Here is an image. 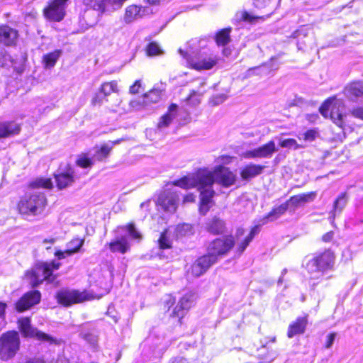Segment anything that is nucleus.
Segmentation results:
<instances>
[{
  "mask_svg": "<svg viewBox=\"0 0 363 363\" xmlns=\"http://www.w3.org/2000/svg\"><path fill=\"white\" fill-rule=\"evenodd\" d=\"M225 187L232 186L235 182V174L223 165L216 166L213 171L199 169L195 174L184 177L174 182L175 186L183 189L196 187L200 191V213L205 215L209 210L215 191L212 189L214 182Z\"/></svg>",
  "mask_w": 363,
  "mask_h": 363,
  "instance_id": "1",
  "label": "nucleus"
},
{
  "mask_svg": "<svg viewBox=\"0 0 363 363\" xmlns=\"http://www.w3.org/2000/svg\"><path fill=\"white\" fill-rule=\"evenodd\" d=\"M52 186L50 179L39 178L32 182L28 191L18 202L19 212L34 216L40 214L47 205V199L43 189H51Z\"/></svg>",
  "mask_w": 363,
  "mask_h": 363,
  "instance_id": "2",
  "label": "nucleus"
},
{
  "mask_svg": "<svg viewBox=\"0 0 363 363\" xmlns=\"http://www.w3.org/2000/svg\"><path fill=\"white\" fill-rule=\"evenodd\" d=\"M234 247V240L231 236L217 238L211 242L208 247V254L199 257L191 266V273L199 277L217 262L218 255L228 253Z\"/></svg>",
  "mask_w": 363,
  "mask_h": 363,
  "instance_id": "3",
  "label": "nucleus"
},
{
  "mask_svg": "<svg viewBox=\"0 0 363 363\" xmlns=\"http://www.w3.org/2000/svg\"><path fill=\"white\" fill-rule=\"evenodd\" d=\"M61 264L59 262H39L26 273V278L33 288L37 287L44 281L52 283L56 279L53 272L57 270Z\"/></svg>",
  "mask_w": 363,
  "mask_h": 363,
  "instance_id": "4",
  "label": "nucleus"
},
{
  "mask_svg": "<svg viewBox=\"0 0 363 363\" xmlns=\"http://www.w3.org/2000/svg\"><path fill=\"white\" fill-rule=\"evenodd\" d=\"M21 340L18 332L8 331L0 336V359L7 361L13 359L20 350Z\"/></svg>",
  "mask_w": 363,
  "mask_h": 363,
  "instance_id": "5",
  "label": "nucleus"
},
{
  "mask_svg": "<svg viewBox=\"0 0 363 363\" xmlns=\"http://www.w3.org/2000/svg\"><path fill=\"white\" fill-rule=\"evenodd\" d=\"M335 255L330 250L315 255L306 264V269L311 274L324 272L333 268Z\"/></svg>",
  "mask_w": 363,
  "mask_h": 363,
  "instance_id": "6",
  "label": "nucleus"
},
{
  "mask_svg": "<svg viewBox=\"0 0 363 363\" xmlns=\"http://www.w3.org/2000/svg\"><path fill=\"white\" fill-rule=\"evenodd\" d=\"M345 109L343 102L335 99L326 100L320 107V113L327 117L329 112L330 118L339 127L342 128L345 123V115L343 114Z\"/></svg>",
  "mask_w": 363,
  "mask_h": 363,
  "instance_id": "7",
  "label": "nucleus"
},
{
  "mask_svg": "<svg viewBox=\"0 0 363 363\" xmlns=\"http://www.w3.org/2000/svg\"><path fill=\"white\" fill-rule=\"evenodd\" d=\"M19 328L25 337H35L36 340L50 345L56 344L57 340L52 336L31 326L29 318H23L18 320Z\"/></svg>",
  "mask_w": 363,
  "mask_h": 363,
  "instance_id": "8",
  "label": "nucleus"
},
{
  "mask_svg": "<svg viewBox=\"0 0 363 363\" xmlns=\"http://www.w3.org/2000/svg\"><path fill=\"white\" fill-rule=\"evenodd\" d=\"M94 297L86 291L76 290H62L57 293L58 302L65 306L92 299Z\"/></svg>",
  "mask_w": 363,
  "mask_h": 363,
  "instance_id": "9",
  "label": "nucleus"
},
{
  "mask_svg": "<svg viewBox=\"0 0 363 363\" xmlns=\"http://www.w3.org/2000/svg\"><path fill=\"white\" fill-rule=\"evenodd\" d=\"M68 0H52L43 10L45 17L52 21H61L65 16V8Z\"/></svg>",
  "mask_w": 363,
  "mask_h": 363,
  "instance_id": "10",
  "label": "nucleus"
},
{
  "mask_svg": "<svg viewBox=\"0 0 363 363\" xmlns=\"http://www.w3.org/2000/svg\"><path fill=\"white\" fill-rule=\"evenodd\" d=\"M218 57L214 55H207L204 52L194 58L187 59L190 67L196 70H208L212 69L218 62Z\"/></svg>",
  "mask_w": 363,
  "mask_h": 363,
  "instance_id": "11",
  "label": "nucleus"
},
{
  "mask_svg": "<svg viewBox=\"0 0 363 363\" xmlns=\"http://www.w3.org/2000/svg\"><path fill=\"white\" fill-rule=\"evenodd\" d=\"M57 186L59 189H64L69 187L79 179L75 168L68 167L65 170H59L55 174Z\"/></svg>",
  "mask_w": 363,
  "mask_h": 363,
  "instance_id": "12",
  "label": "nucleus"
},
{
  "mask_svg": "<svg viewBox=\"0 0 363 363\" xmlns=\"http://www.w3.org/2000/svg\"><path fill=\"white\" fill-rule=\"evenodd\" d=\"M179 201V196L171 191H164L162 193L158 199L157 203L164 211L169 213L176 211Z\"/></svg>",
  "mask_w": 363,
  "mask_h": 363,
  "instance_id": "13",
  "label": "nucleus"
},
{
  "mask_svg": "<svg viewBox=\"0 0 363 363\" xmlns=\"http://www.w3.org/2000/svg\"><path fill=\"white\" fill-rule=\"evenodd\" d=\"M41 298L38 291H32L25 294L16 303V308L19 312L28 310L34 305L38 304Z\"/></svg>",
  "mask_w": 363,
  "mask_h": 363,
  "instance_id": "14",
  "label": "nucleus"
},
{
  "mask_svg": "<svg viewBox=\"0 0 363 363\" xmlns=\"http://www.w3.org/2000/svg\"><path fill=\"white\" fill-rule=\"evenodd\" d=\"M196 298L194 293L189 292L184 295L173 310V315L182 318L185 313L194 305Z\"/></svg>",
  "mask_w": 363,
  "mask_h": 363,
  "instance_id": "15",
  "label": "nucleus"
},
{
  "mask_svg": "<svg viewBox=\"0 0 363 363\" xmlns=\"http://www.w3.org/2000/svg\"><path fill=\"white\" fill-rule=\"evenodd\" d=\"M277 148L274 141H269L267 144L259 147L258 148L247 151L245 153L246 158H266L272 157V154L277 152Z\"/></svg>",
  "mask_w": 363,
  "mask_h": 363,
  "instance_id": "16",
  "label": "nucleus"
},
{
  "mask_svg": "<svg viewBox=\"0 0 363 363\" xmlns=\"http://www.w3.org/2000/svg\"><path fill=\"white\" fill-rule=\"evenodd\" d=\"M204 228L212 235L224 234L227 232L225 221L216 216L206 220Z\"/></svg>",
  "mask_w": 363,
  "mask_h": 363,
  "instance_id": "17",
  "label": "nucleus"
},
{
  "mask_svg": "<svg viewBox=\"0 0 363 363\" xmlns=\"http://www.w3.org/2000/svg\"><path fill=\"white\" fill-rule=\"evenodd\" d=\"M110 250L115 253L125 254L129 251L130 245L127 235H122L116 238L115 240L108 243Z\"/></svg>",
  "mask_w": 363,
  "mask_h": 363,
  "instance_id": "18",
  "label": "nucleus"
},
{
  "mask_svg": "<svg viewBox=\"0 0 363 363\" xmlns=\"http://www.w3.org/2000/svg\"><path fill=\"white\" fill-rule=\"evenodd\" d=\"M265 166L250 163L242 169L240 176L242 179L249 180L261 174Z\"/></svg>",
  "mask_w": 363,
  "mask_h": 363,
  "instance_id": "19",
  "label": "nucleus"
},
{
  "mask_svg": "<svg viewBox=\"0 0 363 363\" xmlns=\"http://www.w3.org/2000/svg\"><path fill=\"white\" fill-rule=\"evenodd\" d=\"M345 95L351 101H356L359 97L363 96V82H353L345 89Z\"/></svg>",
  "mask_w": 363,
  "mask_h": 363,
  "instance_id": "20",
  "label": "nucleus"
},
{
  "mask_svg": "<svg viewBox=\"0 0 363 363\" xmlns=\"http://www.w3.org/2000/svg\"><path fill=\"white\" fill-rule=\"evenodd\" d=\"M17 38V31L8 26H0V42L6 45H13Z\"/></svg>",
  "mask_w": 363,
  "mask_h": 363,
  "instance_id": "21",
  "label": "nucleus"
},
{
  "mask_svg": "<svg viewBox=\"0 0 363 363\" xmlns=\"http://www.w3.org/2000/svg\"><path fill=\"white\" fill-rule=\"evenodd\" d=\"M20 132V126L13 121L0 122V139L11 137Z\"/></svg>",
  "mask_w": 363,
  "mask_h": 363,
  "instance_id": "22",
  "label": "nucleus"
},
{
  "mask_svg": "<svg viewBox=\"0 0 363 363\" xmlns=\"http://www.w3.org/2000/svg\"><path fill=\"white\" fill-rule=\"evenodd\" d=\"M307 321L306 317L298 318L295 322L289 326L287 336L291 338L296 335L303 333L307 325Z\"/></svg>",
  "mask_w": 363,
  "mask_h": 363,
  "instance_id": "23",
  "label": "nucleus"
},
{
  "mask_svg": "<svg viewBox=\"0 0 363 363\" xmlns=\"http://www.w3.org/2000/svg\"><path fill=\"white\" fill-rule=\"evenodd\" d=\"M289 208V203H284L279 206L274 208L267 215L262 219V224H267L269 221L277 220L281 216L285 213Z\"/></svg>",
  "mask_w": 363,
  "mask_h": 363,
  "instance_id": "24",
  "label": "nucleus"
},
{
  "mask_svg": "<svg viewBox=\"0 0 363 363\" xmlns=\"http://www.w3.org/2000/svg\"><path fill=\"white\" fill-rule=\"evenodd\" d=\"M177 109L178 106L176 104H172L170 105L167 113L160 118V120L157 124L158 129L163 130L169 125L172 120L177 116Z\"/></svg>",
  "mask_w": 363,
  "mask_h": 363,
  "instance_id": "25",
  "label": "nucleus"
},
{
  "mask_svg": "<svg viewBox=\"0 0 363 363\" xmlns=\"http://www.w3.org/2000/svg\"><path fill=\"white\" fill-rule=\"evenodd\" d=\"M315 195L316 194L315 192L298 194L291 197L290 199L286 201V203H289V207L290 206L298 207L301 205H303L306 203L313 201L315 198Z\"/></svg>",
  "mask_w": 363,
  "mask_h": 363,
  "instance_id": "26",
  "label": "nucleus"
},
{
  "mask_svg": "<svg viewBox=\"0 0 363 363\" xmlns=\"http://www.w3.org/2000/svg\"><path fill=\"white\" fill-rule=\"evenodd\" d=\"M142 16L140 7L136 5H130L125 9L123 19L126 23H130Z\"/></svg>",
  "mask_w": 363,
  "mask_h": 363,
  "instance_id": "27",
  "label": "nucleus"
},
{
  "mask_svg": "<svg viewBox=\"0 0 363 363\" xmlns=\"http://www.w3.org/2000/svg\"><path fill=\"white\" fill-rule=\"evenodd\" d=\"M260 231L259 225H255L254 226L249 235L246 236L244 240H242L241 242L238 244V252L240 253H242L245 251V250L247 248V247L249 245L250 242L253 240L254 237L257 235Z\"/></svg>",
  "mask_w": 363,
  "mask_h": 363,
  "instance_id": "28",
  "label": "nucleus"
},
{
  "mask_svg": "<svg viewBox=\"0 0 363 363\" xmlns=\"http://www.w3.org/2000/svg\"><path fill=\"white\" fill-rule=\"evenodd\" d=\"M61 51L55 50L52 52L48 53L43 56V62L45 64V68H51L53 67L59 57H60Z\"/></svg>",
  "mask_w": 363,
  "mask_h": 363,
  "instance_id": "29",
  "label": "nucleus"
},
{
  "mask_svg": "<svg viewBox=\"0 0 363 363\" xmlns=\"http://www.w3.org/2000/svg\"><path fill=\"white\" fill-rule=\"evenodd\" d=\"M112 148L113 145H109L108 144L103 145L100 148L95 151L94 158L98 161H103L108 157Z\"/></svg>",
  "mask_w": 363,
  "mask_h": 363,
  "instance_id": "30",
  "label": "nucleus"
},
{
  "mask_svg": "<svg viewBox=\"0 0 363 363\" xmlns=\"http://www.w3.org/2000/svg\"><path fill=\"white\" fill-rule=\"evenodd\" d=\"M100 91L104 96H109L112 93H116L118 91V84L116 81L104 82L101 84Z\"/></svg>",
  "mask_w": 363,
  "mask_h": 363,
  "instance_id": "31",
  "label": "nucleus"
},
{
  "mask_svg": "<svg viewBox=\"0 0 363 363\" xmlns=\"http://www.w3.org/2000/svg\"><path fill=\"white\" fill-rule=\"evenodd\" d=\"M84 240L75 238L67 244V255H72L77 252L84 245Z\"/></svg>",
  "mask_w": 363,
  "mask_h": 363,
  "instance_id": "32",
  "label": "nucleus"
},
{
  "mask_svg": "<svg viewBox=\"0 0 363 363\" xmlns=\"http://www.w3.org/2000/svg\"><path fill=\"white\" fill-rule=\"evenodd\" d=\"M347 203V196L345 193L341 194L335 201L333 205V211L335 213H340Z\"/></svg>",
  "mask_w": 363,
  "mask_h": 363,
  "instance_id": "33",
  "label": "nucleus"
},
{
  "mask_svg": "<svg viewBox=\"0 0 363 363\" xmlns=\"http://www.w3.org/2000/svg\"><path fill=\"white\" fill-rule=\"evenodd\" d=\"M161 93L159 90L154 89L145 94L143 99V103L147 104L150 103H157L160 99Z\"/></svg>",
  "mask_w": 363,
  "mask_h": 363,
  "instance_id": "34",
  "label": "nucleus"
},
{
  "mask_svg": "<svg viewBox=\"0 0 363 363\" xmlns=\"http://www.w3.org/2000/svg\"><path fill=\"white\" fill-rule=\"evenodd\" d=\"M230 40V29L220 30L216 37V41L218 45H225Z\"/></svg>",
  "mask_w": 363,
  "mask_h": 363,
  "instance_id": "35",
  "label": "nucleus"
},
{
  "mask_svg": "<svg viewBox=\"0 0 363 363\" xmlns=\"http://www.w3.org/2000/svg\"><path fill=\"white\" fill-rule=\"evenodd\" d=\"M204 93V91L201 90H192L187 98V101L189 104L192 106H197L201 102V98Z\"/></svg>",
  "mask_w": 363,
  "mask_h": 363,
  "instance_id": "36",
  "label": "nucleus"
},
{
  "mask_svg": "<svg viewBox=\"0 0 363 363\" xmlns=\"http://www.w3.org/2000/svg\"><path fill=\"white\" fill-rule=\"evenodd\" d=\"M192 233V228L189 224L184 223L178 225L176 228L177 237L186 236Z\"/></svg>",
  "mask_w": 363,
  "mask_h": 363,
  "instance_id": "37",
  "label": "nucleus"
},
{
  "mask_svg": "<svg viewBox=\"0 0 363 363\" xmlns=\"http://www.w3.org/2000/svg\"><path fill=\"white\" fill-rule=\"evenodd\" d=\"M280 146L285 148H290L294 150H298L303 148L305 146L298 144L295 139L288 138L280 141Z\"/></svg>",
  "mask_w": 363,
  "mask_h": 363,
  "instance_id": "38",
  "label": "nucleus"
},
{
  "mask_svg": "<svg viewBox=\"0 0 363 363\" xmlns=\"http://www.w3.org/2000/svg\"><path fill=\"white\" fill-rule=\"evenodd\" d=\"M318 136V133L315 130H308L306 132L299 134V140H303L306 142H313Z\"/></svg>",
  "mask_w": 363,
  "mask_h": 363,
  "instance_id": "39",
  "label": "nucleus"
},
{
  "mask_svg": "<svg viewBox=\"0 0 363 363\" xmlns=\"http://www.w3.org/2000/svg\"><path fill=\"white\" fill-rule=\"evenodd\" d=\"M146 52L148 56H155L163 53L159 45L155 42H152L148 44Z\"/></svg>",
  "mask_w": 363,
  "mask_h": 363,
  "instance_id": "40",
  "label": "nucleus"
},
{
  "mask_svg": "<svg viewBox=\"0 0 363 363\" xmlns=\"http://www.w3.org/2000/svg\"><path fill=\"white\" fill-rule=\"evenodd\" d=\"M76 164L78 167L87 168L93 165V161L90 158L87 157L86 155H83L79 157L76 161Z\"/></svg>",
  "mask_w": 363,
  "mask_h": 363,
  "instance_id": "41",
  "label": "nucleus"
},
{
  "mask_svg": "<svg viewBox=\"0 0 363 363\" xmlns=\"http://www.w3.org/2000/svg\"><path fill=\"white\" fill-rule=\"evenodd\" d=\"M272 0H253L254 6L259 11H267Z\"/></svg>",
  "mask_w": 363,
  "mask_h": 363,
  "instance_id": "42",
  "label": "nucleus"
},
{
  "mask_svg": "<svg viewBox=\"0 0 363 363\" xmlns=\"http://www.w3.org/2000/svg\"><path fill=\"white\" fill-rule=\"evenodd\" d=\"M167 232H163L158 240L159 246L161 249H168L172 247V242L166 235Z\"/></svg>",
  "mask_w": 363,
  "mask_h": 363,
  "instance_id": "43",
  "label": "nucleus"
},
{
  "mask_svg": "<svg viewBox=\"0 0 363 363\" xmlns=\"http://www.w3.org/2000/svg\"><path fill=\"white\" fill-rule=\"evenodd\" d=\"M123 230H126L130 237L134 239L140 240L142 236L140 233L135 229L133 224H129L125 227L122 228Z\"/></svg>",
  "mask_w": 363,
  "mask_h": 363,
  "instance_id": "44",
  "label": "nucleus"
},
{
  "mask_svg": "<svg viewBox=\"0 0 363 363\" xmlns=\"http://www.w3.org/2000/svg\"><path fill=\"white\" fill-rule=\"evenodd\" d=\"M351 114L355 118L363 120V106L354 108L351 111Z\"/></svg>",
  "mask_w": 363,
  "mask_h": 363,
  "instance_id": "45",
  "label": "nucleus"
},
{
  "mask_svg": "<svg viewBox=\"0 0 363 363\" xmlns=\"http://www.w3.org/2000/svg\"><path fill=\"white\" fill-rule=\"evenodd\" d=\"M231 160V157L227 155H222L219 156L216 159V162L217 164H219V165L221 164H227L230 163Z\"/></svg>",
  "mask_w": 363,
  "mask_h": 363,
  "instance_id": "46",
  "label": "nucleus"
},
{
  "mask_svg": "<svg viewBox=\"0 0 363 363\" xmlns=\"http://www.w3.org/2000/svg\"><path fill=\"white\" fill-rule=\"evenodd\" d=\"M245 234V230L242 228H238L237 230H236V232H235V238L233 236V235H230L233 240L235 241V238L236 239L237 242H238V245L242 242L240 241V238L242 237L243 235ZM230 235H228V236H225L226 237H229ZM223 238H225V237H223Z\"/></svg>",
  "mask_w": 363,
  "mask_h": 363,
  "instance_id": "47",
  "label": "nucleus"
},
{
  "mask_svg": "<svg viewBox=\"0 0 363 363\" xmlns=\"http://www.w3.org/2000/svg\"><path fill=\"white\" fill-rule=\"evenodd\" d=\"M335 337H336V333H330L328 336H327V340H326V342H325V347L327 349H329L332 347L333 342H334V340L335 339Z\"/></svg>",
  "mask_w": 363,
  "mask_h": 363,
  "instance_id": "48",
  "label": "nucleus"
},
{
  "mask_svg": "<svg viewBox=\"0 0 363 363\" xmlns=\"http://www.w3.org/2000/svg\"><path fill=\"white\" fill-rule=\"evenodd\" d=\"M240 15H241L240 18L242 20H244L245 21H249V22H252L255 19H257L259 18L258 16H252L246 11L242 12L240 13Z\"/></svg>",
  "mask_w": 363,
  "mask_h": 363,
  "instance_id": "49",
  "label": "nucleus"
},
{
  "mask_svg": "<svg viewBox=\"0 0 363 363\" xmlns=\"http://www.w3.org/2000/svg\"><path fill=\"white\" fill-rule=\"evenodd\" d=\"M227 96L225 94H219L215 96L212 99V103L213 105H218L221 103H223L225 99Z\"/></svg>",
  "mask_w": 363,
  "mask_h": 363,
  "instance_id": "50",
  "label": "nucleus"
},
{
  "mask_svg": "<svg viewBox=\"0 0 363 363\" xmlns=\"http://www.w3.org/2000/svg\"><path fill=\"white\" fill-rule=\"evenodd\" d=\"M141 87V82L140 80H137L133 85L130 87V93L135 94L138 93L139 89Z\"/></svg>",
  "mask_w": 363,
  "mask_h": 363,
  "instance_id": "51",
  "label": "nucleus"
},
{
  "mask_svg": "<svg viewBox=\"0 0 363 363\" xmlns=\"http://www.w3.org/2000/svg\"><path fill=\"white\" fill-rule=\"evenodd\" d=\"M26 363H46L42 357H32L26 360Z\"/></svg>",
  "mask_w": 363,
  "mask_h": 363,
  "instance_id": "52",
  "label": "nucleus"
},
{
  "mask_svg": "<svg viewBox=\"0 0 363 363\" xmlns=\"http://www.w3.org/2000/svg\"><path fill=\"white\" fill-rule=\"evenodd\" d=\"M333 235H334V233L333 231L328 232L327 233L323 235L322 240L324 242H330V240H332Z\"/></svg>",
  "mask_w": 363,
  "mask_h": 363,
  "instance_id": "53",
  "label": "nucleus"
},
{
  "mask_svg": "<svg viewBox=\"0 0 363 363\" xmlns=\"http://www.w3.org/2000/svg\"><path fill=\"white\" fill-rule=\"evenodd\" d=\"M195 199V196L192 194H189L184 197L183 202L184 203H191L194 202Z\"/></svg>",
  "mask_w": 363,
  "mask_h": 363,
  "instance_id": "54",
  "label": "nucleus"
},
{
  "mask_svg": "<svg viewBox=\"0 0 363 363\" xmlns=\"http://www.w3.org/2000/svg\"><path fill=\"white\" fill-rule=\"evenodd\" d=\"M55 256L59 259H64L67 256H68L67 255V250L65 251H57L55 253Z\"/></svg>",
  "mask_w": 363,
  "mask_h": 363,
  "instance_id": "55",
  "label": "nucleus"
},
{
  "mask_svg": "<svg viewBox=\"0 0 363 363\" xmlns=\"http://www.w3.org/2000/svg\"><path fill=\"white\" fill-rule=\"evenodd\" d=\"M6 306V303L0 302V318L4 315Z\"/></svg>",
  "mask_w": 363,
  "mask_h": 363,
  "instance_id": "56",
  "label": "nucleus"
},
{
  "mask_svg": "<svg viewBox=\"0 0 363 363\" xmlns=\"http://www.w3.org/2000/svg\"><path fill=\"white\" fill-rule=\"evenodd\" d=\"M55 242V238H46V239H44L43 240V244L44 245H47V244H49V245H52L54 244Z\"/></svg>",
  "mask_w": 363,
  "mask_h": 363,
  "instance_id": "57",
  "label": "nucleus"
},
{
  "mask_svg": "<svg viewBox=\"0 0 363 363\" xmlns=\"http://www.w3.org/2000/svg\"><path fill=\"white\" fill-rule=\"evenodd\" d=\"M160 0H147V3L152 5L157 4Z\"/></svg>",
  "mask_w": 363,
  "mask_h": 363,
  "instance_id": "58",
  "label": "nucleus"
},
{
  "mask_svg": "<svg viewBox=\"0 0 363 363\" xmlns=\"http://www.w3.org/2000/svg\"><path fill=\"white\" fill-rule=\"evenodd\" d=\"M177 362H179L181 363H184V359H177L172 363H176Z\"/></svg>",
  "mask_w": 363,
  "mask_h": 363,
  "instance_id": "59",
  "label": "nucleus"
},
{
  "mask_svg": "<svg viewBox=\"0 0 363 363\" xmlns=\"http://www.w3.org/2000/svg\"><path fill=\"white\" fill-rule=\"evenodd\" d=\"M179 52L181 53V55L186 57V54L181 49H179Z\"/></svg>",
  "mask_w": 363,
  "mask_h": 363,
  "instance_id": "60",
  "label": "nucleus"
},
{
  "mask_svg": "<svg viewBox=\"0 0 363 363\" xmlns=\"http://www.w3.org/2000/svg\"><path fill=\"white\" fill-rule=\"evenodd\" d=\"M119 142H120V140H116V141L113 142L112 143H113V145H116V144H118Z\"/></svg>",
  "mask_w": 363,
  "mask_h": 363,
  "instance_id": "61",
  "label": "nucleus"
},
{
  "mask_svg": "<svg viewBox=\"0 0 363 363\" xmlns=\"http://www.w3.org/2000/svg\"><path fill=\"white\" fill-rule=\"evenodd\" d=\"M281 282V279L280 278V279H279L278 283H279V284H280Z\"/></svg>",
  "mask_w": 363,
  "mask_h": 363,
  "instance_id": "62",
  "label": "nucleus"
},
{
  "mask_svg": "<svg viewBox=\"0 0 363 363\" xmlns=\"http://www.w3.org/2000/svg\"><path fill=\"white\" fill-rule=\"evenodd\" d=\"M96 99H94L93 100V103H94V104H95V103H96Z\"/></svg>",
  "mask_w": 363,
  "mask_h": 363,
  "instance_id": "63",
  "label": "nucleus"
},
{
  "mask_svg": "<svg viewBox=\"0 0 363 363\" xmlns=\"http://www.w3.org/2000/svg\"><path fill=\"white\" fill-rule=\"evenodd\" d=\"M286 269H284V271H283L282 274L286 273Z\"/></svg>",
  "mask_w": 363,
  "mask_h": 363,
  "instance_id": "64",
  "label": "nucleus"
}]
</instances>
